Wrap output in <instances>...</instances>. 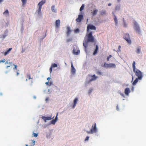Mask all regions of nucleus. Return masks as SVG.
Masks as SVG:
<instances>
[{"mask_svg": "<svg viewBox=\"0 0 146 146\" xmlns=\"http://www.w3.org/2000/svg\"><path fill=\"white\" fill-rule=\"evenodd\" d=\"M94 41L95 39L94 36L92 35V32H87L83 42V45L85 47V49L86 50L89 42H93Z\"/></svg>", "mask_w": 146, "mask_h": 146, "instance_id": "1", "label": "nucleus"}, {"mask_svg": "<svg viewBox=\"0 0 146 146\" xmlns=\"http://www.w3.org/2000/svg\"><path fill=\"white\" fill-rule=\"evenodd\" d=\"M135 63V61L133 62L132 67L133 72L135 73V75L137 76L139 80H141L143 76L141 72L138 69H136Z\"/></svg>", "mask_w": 146, "mask_h": 146, "instance_id": "2", "label": "nucleus"}, {"mask_svg": "<svg viewBox=\"0 0 146 146\" xmlns=\"http://www.w3.org/2000/svg\"><path fill=\"white\" fill-rule=\"evenodd\" d=\"M133 28L136 33L139 35H140V29L137 22L134 21L133 22Z\"/></svg>", "mask_w": 146, "mask_h": 146, "instance_id": "3", "label": "nucleus"}, {"mask_svg": "<svg viewBox=\"0 0 146 146\" xmlns=\"http://www.w3.org/2000/svg\"><path fill=\"white\" fill-rule=\"evenodd\" d=\"M123 38L128 44H131V41L129 34L126 33L123 36Z\"/></svg>", "mask_w": 146, "mask_h": 146, "instance_id": "4", "label": "nucleus"}, {"mask_svg": "<svg viewBox=\"0 0 146 146\" xmlns=\"http://www.w3.org/2000/svg\"><path fill=\"white\" fill-rule=\"evenodd\" d=\"M96 27L90 24H89L87 27V32L88 33L90 32L89 31L90 30H96Z\"/></svg>", "mask_w": 146, "mask_h": 146, "instance_id": "5", "label": "nucleus"}, {"mask_svg": "<svg viewBox=\"0 0 146 146\" xmlns=\"http://www.w3.org/2000/svg\"><path fill=\"white\" fill-rule=\"evenodd\" d=\"M91 129H92V132L93 133H96L97 132V130L96 123H95L92 126Z\"/></svg>", "mask_w": 146, "mask_h": 146, "instance_id": "6", "label": "nucleus"}, {"mask_svg": "<svg viewBox=\"0 0 146 146\" xmlns=\"http://www.w3.org/2000/svg\"><path fill=\"white\" fill-rule=\"evenodd\" d=\"M83 15H80L78 16V17L76 19V21L78 22H80L83 18Z\"/></svg>", "mask_w": 146, "mask_h": 146, "instance_id": "7", "label": "nucleus"}, {"mask_svg": "<svg viewBox=\"0 0 146 146\" xmlns=\"http://www.w3.org/2000/svg\"><path fill=\"white\" fill-rule=\"evenodd\" d=\"M45 3V0H42L38 3V7L42 8V5Z\"/></svg>", "mask_w": 146, "mask_h": 146, "instance_id": "8", "label": "nucleus"}, {"mask_svg": "<svg viewBox=\"0 0 146 146\" xmlns=\"http://www.w3.org/2000/svg\"><path fill=\"white\" fill-rule=\"evenodd\" d=\"M71 72L73 74H74L76 72V70L73 66L72 63H71Z\"/></svg>", "mask_w": 146, "mask_h": 146, "instance_id": "9", "label": "nucleus"}, {"mask_svg": "<svg viewBox=\"0 0 146 146\" xmlns=\"http://www.w3.org/2000/svg\"><path fill=\"white\" fill-rule=\"evenodd\" d=\"M60 20L59 19L57 20L55 23V27L56 28L59 27L60 25Z\"/></svg>", "mask_w": 146, "mask_h": 146, "instance_id": "10", "label": "nucleus"}, {"mask_svg": "<svg viewBox=\"0 0 146 146\" xmlns=\"http://www.w3.org/2000/svg\"><path fill=\"white\" fill-rule=\"evenodd\" d=\"M42 118L43 119L45 122H46V120H50L52 119V118L49 117H45L43 116Z\"/></svg>", "mask_w": 146, "mask_h": 146, "instance_id": "11", "label": "nucleus"}, {"mask_svg": "<svg viewBox=\"0 0 146 146\" xmlns=\"http://www.w3.org/2000/svg\"><path fill=\"white\" fill-rule=\"evenodd\" d=\"M78 101V99L77 98H76L74 100L73 105L72 106V108H74L77 104Z\"/></svg>", "mask_w": 146, "mask_h": 146, "instance_id": "12", "label": "nucleus"}, {"mask_svg": "<svg viewBox=\"0 0 146 146\" xmlns=\"http://www.w3.org/2000/svg\"><path fill=\"white\" fill-rule=\"evenodd\" d=\"M92 77V78L89 80V83L92 81L95 80L98 78V77L96 76L95 74L93 75Z\"/></svg>", "mask_w": 146, "mask_h": 146, "instance_id": "13", "label": "nucleus"}, {"mask_svg": "<svg viewBox=\"0 0 146 146\" xmlns=\"http://www.w3.org/2000/svg\"><path fill=\"white\" fill-rule=\"evenodd\" d=\"M130 92V91L129 88H127L125 89L124 91V93L125 94L128 95Z\"/></svg>", "mask_w": 146, "mask_h": 146, "instance_id": "14", "label": "nucleus"}, {"mask_svg": "<svg viewBox=\"0 0 146 146\" xmlns=\"http://www.w3.org/2000/svg\"><path fill=\"white\" fill-rule=\"evenodd\" d=\"M26 80L27 81H28V80H31V81H33V78H31V75L30 74H27Z\"/></svg>", "mask_w": 146, "mask_h": 146, "instance_id": "15", "label": "nucleus"}, {"mask_svg": "<svg viewBox=\"0 0 146 146\" xmlns=\"http://www.w3.org/2000/svg\"><path fill=\"white\" fill-rule=\"evenodd\" d=\"M66 29L67 30V31L66 32V34L68 36H69L71 32V31L70 29V28L69 27H66Z\"/></svg>", "mask_w": 146, "mask_h": 146, "instance_id": "16", "label": "nucleus"}, {"mask_svg": "<svg viewBox=\"0 0 146 146\" xmlns=\"http://www.w3.org/2000/svg\"><path fill=\"white\" fill-rule=\"evenodd\" d=\"M113 14L114 16V21L115 22V24L116 26H117L118 24V21L117 19V17L116 16H115V15L114 14V13H112Z\"/></svg>", "mask_w": 146, "mask_h": 146, "instance_id": "17", "label": "nucleus"}, {"mask_svg": "<svg viewBox=\"0 0 146 146\" xmlns=\"http://www.w3.org/2000/svg\"><path fill=\"white\" fill-rule=\"evenodd\" d=\"M57 115L55 119L52 120L51 121V123L52 124H54L57 121Z\"/></svg>", "mask_w": 146, "mask_h": 146, "instance_id": "18", "label": "nucleus"}, {"mask_svg": "<svg viewBox=\"0 0 146 146\" xmlns=\"http://www.w3.org/2000/svg\"><path fill=\"white\" fill-rule=\"evenodd\" d=\"M98 45H96V49L93 53V55H95L98 53Z\"/></svg>", "mask_w": 146, "mask_h": 146, "instance_id": "19", "label": "nucleus"}, {"mask_svg": "<svg viewBox=\"0 0 146 146\" xmlns=\"http://www.w3.org/2000/svg\"><path fill=\"white\" fill-rule=\"evenodd\" d=\"M98 12V10L97 9H95L91 13L93 16H94L96 15Z\"/></svg>", "mask_w": 146, "mask_h": 146, "instance_id": "20", "label": "nucleus"}, {"mask_svg": "<svg viewBox=\"0 0 146 146\" xmlns=\"http://www.w3.org/2000/svg\"><path fill=\"white\" fill-rule=\"evenodd\" d=\"M12 49V48H9V49L8 50H7L4 53V55L5 56H6L7 54H9L11 50Z\"/></svg>", "mask_w": 146, "mask_h": 146, "instance_id": "21", "label": "nucleus"}, {"mask_svg": "<svg viewBox=\"0 0 146 146\" xmlns=\"http://www.w3.org/2000/svg\"><path fill=\"white\" fill-rule=\"evenodd\" d=\"M73 53L74 54L78 55L80 53V50H76L74 49L73 50Z\"/></svg>", "mask_w": 146, "mask_h": 146, "instance_id": "22", "label": "nucleus"}, {"mask_svg": "<svg viewBox=\"0 0 146 146\" xmlns=\"http://www.w3.org/2000/svg\"><path fill=\"white\" fill-rule=\"evenodd\" d=\"M109 66V68H115L116 67L115 65L113 63H110L108 65Z\"/></svg>", "mask_w": 146, "mask_h": 146, "instance_id": "23", "label": "nucleus"}, {"mask_svg": "<svg viewBox=\"0 0 146 146\" xmlns=\"http://www.w3.org/2000/svg\"><path fill=\"white\" fill-rule=\"evenodd\" d=\"M42 8L39 7L38 9L37 10L36 12H37L38 14L39 15H41V9Z\"/></svg>", "mask_w": 146, "mask_h": 146, "instance_id": "24", "label": "nucleus"}, {"mask_svg": "<svg viewBox=\"0 0 146 146\" xmlns=\"http://www.w3.org/2000/svg\"><path fill=\"white\" fill-rule=\"evenodd\" d=\"M106 11L104 10L101 11L100 12V14L101 15H103L106 14Z\"/></svg>", "mask_w": 146, "mask_h": 146, "instance_id": "25", "label": "nucleus"}, {"mask_svg": "<svg viewBox=\"0 0 146 146\" xmlns=\"http://www.w3.org/2000/svg\"><path fill=\"white\" fill-rule=\"evenodd\" d=\"M51 10L52 12L56 13V9H55V6L54 5H52L51 7Z\"/></svg>", "mask_w": 146, "mask_h": 146, "instance_id": "26", "label": "nucleus"}, {"mask_svg": "<svg viewBox=\"0 0 146 146\" xmlns=\"http://www.w3.org/2000/svg\"><path fill=\"white\" fill-rule=\"evenodd\" d=\"M138 80L139 79H138V78H136L135 80L134 81L133 83V85H135L136 84V83L138 82Z\"/></svg>", "mask_w": 146, "mask_h": 146, "instance_id": "27", "label": "nucleus"}, {"mask_svg": "<svg viewBox=\"0 0 146 146\" xmlns=\"http://www.w3.org/2000/svg\"><path fill=\"white\" fill-rule=\"evenodd\" d=\"M123 25L124 27L126 28L127 27V24L125 22V21L124 19L123 20Z\"/></svg>", "mask_w": 146, "mask_h": 146, "instance_id": "28", "label": "nucleus"}, {"mask_svg": "<svg viewBox=\"0 0 146 146\" xmlns=\"http://www.w3.org/2000/svg\"><path fill=\"white\" fill-rule=\"evenodd\" d=\"M140 51H141V48H137V49L136 52L137 54H139L140 52Z\"/></svg>", "mask_w": 146, "mask_h": 146, "instance_id": "29", "label": "nucleus"}, {"mask_svg": "<svg viewBox=\"0 0 146 146\" xmlns=\"http://www.w3.org/2000/svg\"><path fill=\"white\" fill-rule=\"evenodd\" d=\"M21 0L22 1V2L23 5V6H24L27 3V0Z\"/></svg>", "mask_w": 146, "mask_h": 146, "instance_id": "30", "label": "nucleus"}, {"mask_svg": "<svg viewBox=\"0 0 146 146\" xmlns=\"http://www.w3.org/2000/svg\"><path fill=\"white\" fill-rule=\"evenodd\" d=\"M9 13L8 10H6V11L3 13V14L4 15H9Z\"/></svg>", "mask_w": 146, "mask_h": 146, "instance_id": "31", "label": "nucleus"}, {"mask_svg": "<svg viewBox=\"0 0 146 146\" xmlns=\"http://www.w3.org/2000/svg\"><path fill=\"white\" fill-rule=\"evenodd\" d=\"M84 6H85L84 4H83L82 5L80 9V11H81L83 10L84 9Z\"/></svg>", "mask_w": 146, "mask_h": 146, "instance_id": "32", "label": "nucleus"}, {"mask_svg": "<svg viewBox=\"0 0 146 146\" xmlns=\"http://www.w3.org/2000/svg\"><path fill=\"white\" fill-rule=\"evenodd\" d=\"M92 131V129H90V131H86V133L88 134H93V133Z\"/></svg>", "mask_w": 146, "mask_h": 146, "instance_id": "33", "label": "nucleus"}, {"mask_svg": "<svg viewBox=\"0 0 146 146\" xmlns=\"http://www.w3.org/2000/svg\"><path fill=\"white\" fill-rule=\"evenodd\" d=\"M112 56L111 55H109L108 56L107 58V61H109V59L112 57Z\"/></svg>", "mask_w": 146, "mask_h": 146, "instance_id": "34", "label": "nucleus"}, {"mask_svg": "<svg viewBox=\"0 0 146 146\" xmlns=\"http://www.w3.org/2000/svg\"><path fill=\"white\" fill-rule=\"evenodd\" d=\"M51 66L52 67V68L57 67V65L56 64H52Z\"/></svg>", "mask_w": 146, "mask_h": 146, "instance_id": "35", "label": "nucleus"}, {"mask_svg": "<svg viewBox=\"0 0 146 146\" xmlns=\"http://www.w3.org/2000/svg\"><path fill=\"white\" fill-rule=\"evenodd\" d=\"M121 46L120 45H119L118 46V50H117V52H121Z\"/></svg>", "mask_w": 146, "mask_h": 146, "instance_id": "36", "label": "nucleus"}, {"mask_svg": "<svg viewBox=\"0 0 146 146\" xmlns=\"http://www.w3.org/2000/svg\"><path fill=\"white\" fill-rule=\"evenodd\" d=\"M96 74L98 75H102V73L100 71H98L96 72Z\"/></svg>", "mask_w": 146, "mask_h": 146, "instance_id": "37", "label": "nucleus"}, {"mask_svg": "<svg viewBox=\"0 0 146 146\" xmlns=\"http://www.w3.org/2000/svg\"><path fill=\"white\" fill-rule=\"evenodd\" d=\"M79 30L78 29H77L74 30V32L75 33H79Z\"/></svg>", "mask_w": 146, "mask_h": 146, "instance_id": "38", "label": "nucleus"}, {"mask_svg": "<svg viewBox=\"0 0 146 146\" xmlns=\"http://www.w3.org/2000/svg\"><path fill=\"white\" fill-rule=\"evenodd\" d=\"M109 64H106V63H105L104 64V67H107L109 68V66L108 65Z\"/></svg>", "mask_w": 146, "mask_h": 146, "instance_id": "39", "label": "nucleus"}, {"mask_svg": "<svg viewBox=\"0 0 146 146\" xmlns=\"http://www.w3.org/2000/svg\"><path fill=\"white\" fill-rule=\"evenodd\" d=\"M93 89L92 88H90L89 89V91H88V93L89 94H90L91 93L92 91L93 90Z\"/></svg>", "mask_w": 146, "mask_h": 146, "instance_id": "40", "label": "nucleus"}, {"mask_svg": "<svg viewBox=\"0 0 146 146\" xmlns=\"http://www.w3.org/2000/svg\"><path fill=\"white\" fill-rule=\"evenodd\" d=\"M33 136L34 137H36L37 136H38V134L37 133H33Z\"/></svg>", "mask_w": 146, "mask_h": 146, "instance_id": "41", "label": "nucleus"}, {"mask_svg": "<svg viewBox=\"0 0 146 146\" xmlns=\"http://www.w3.org/2000/svg\"><path fill=\"white\" fill-rule=\"evenodd\" d=\"M89 137L88 136H87L86 137V138L85 139V141H88V139H89Z\"/></svg>", "mask_w": 146, "mask_h": 146, "instance_id": "42", "label": "nucleus"}, {"mask_svg": "<svg viewBox=\"0 0 146 146\" xmlns=\"http://www.w3.org/2000/svg\"><path fill=\"white\" fill-rule=\"evenodd\" d=\"M13 64V65L14 66H15V68H14V69H17V65H15L14 64Z\"/></svg>", "mask_w": 146, "mask_h": 146, "instance_id": "43", "label": "nucleus"}, {"mask_svg": "<svg viewBox=\"0 0 146 146\" xmlns=\"http://www.w3.org/2000/svg\"><path fill=\"white\" fill-rule=\"evenodd\" d=\"M32 142L33 144V146L34 145H35V141H34V140H32Z\"/></svg>", "mask_w": 146, "mask_h": 146, "instance_id": "44", "label": "nucleus"}, {"mask_svg": "<svg viewBox=\"0 0 146 146\" xmlns=\"http://www.w3.org/2000/svg\"><path fill=\"white\" fill-rule=\"evenodd\" d=\"M2 62L3 63L4 62H5V59H4L3 60H1V61H0V62Z\"/></svg>", "mask_w": 146, "mask_h": 146, "instance_id": "45", "label": "nucleus"}, {"mask_svg": "<svg viewBox=\"0 0 146 146\" xmlns=\"http://www.w3.org/2000/svg\"><path fill=\"white\" fill-rule=\"evenodd\" d=\"M52 66L50 68V72L51 73L52 71Z\"/></svg>", "mask_w": 146, "mask_h": 146, "instance_id": "46", "label": "nucleus"}, {"mask_svg": "<svg viewBox=\"0 0 146 146\" xmlns=\"http://www.w3.org/2000/svg\"><path fill=\"white\" fill-rule=\"evenodd\" d=\"M49 82H46L45 83V84H46V85H49Z\"/></svg>", "mask_w": 146, "mask_h": 146, "instance_id": "47", "label": "nucleus"}, {"mask_svg": "<svg viewBox=\"0 0 146 146\" xmlns=\"http://www.w3.org/2000/svg\"><path fill=\"white\" fill-rule=\"evenodd\" d=\"M6 36V35H3V38H5V37Z\"/></svg>", "mask_w": 146, "mask_h": 146, "instance_id": "48", "label": "nucleus"}, {"mask_svg": "<svg viewBox=\"0 0 146 146\" xmlns=\"http://www.w3.org/2000/svg\"><path fill=\"white\" fill-rule=\"evenodd\" d=\"M9 64V62H8V61H6L5 63V64Z\"/></svg>", "mask_w": 146, "mask_h": 146, "instance_id": "49", "label": "nucleus"}, {"mask_svg": "<svg viewBox=\"0 0 146 146\" xmlns=\"http://www.w3.org/2000/svg\"><path fill=\"white\" fill-rule=\"evenodd\" d=\"M49 86H51L52 85V82H49Z\"/></svg>", "mask_w": 146, "mask_h": 146, "instance_id": "50", "label": "nucleus"}, {"mask_svg": "<svg viewBox=\"0 0 146 146\" xmlns=\"http://www.w3.org/2000/svg\"><path fill=\"white\" fill-rule=\"evenodd\" d=\"M50 77H48L47 78V80H50Z\"/></svg>", "mask_w": 146, "mask_h": 146, "instance_id": "51", "label": "nucleus"}, {"mask_svg": "<svg viewBox=\"0 0 146 146\" xmlns=\"http://www.w3.org/2000/svg\"><path fill=\"white\" fill-rule=\"evenodd\" d=\"M9 64H11V65L13 64L12 62H9Z\"/></svg>", "mask_w": 146, "mask_h": 146, "instance_id": "52", "label": "nucleus"}, {"mask_svg": "<svg viewBox=\"0 0 146 146\" xmlns=\"http://www.w3.org/2000/svg\"><path fill=\"white\" fill-rule=\"evenodd\" d=\"M111 4L110 3H109L108 4V5L109 6H111Z\"/></svg>", "mask_w": 146, "mask_h": 146, "instance_id": "53", "label": "nucleus"}, {"mask_svg": "<svg viewBox=\"0 0 146 146\" xmlns=\"http://www.w3.org/2000/svg\"><path fill=\"white\" fill-rule=\"evenodd\" d=\"M19 74V73L18 72H17V76H18Z\"/></svg>", "mask_w": 146, "mask_h": 146, "instance_id": "54", "label": "nucleus"}, {"mask_svg": "<svg viewBox=\"0 0 146 146\" xmlns=\"http://www.w3.org/2000/svg\"><path fill=\"white\" fill-rule=\"evenodd\" d=\"M117 110H119V109H118V106H117Z\"/></svg>", "mask_w": 146, "mask_h": 146, "instance_id": "55", "label": "nucleus"}, {"mask_svg": "<svg viewBox=\"0 0 146 146\" xmlns=\"http://www.w3.org/2000/svg\"><path fill=\"white\" fill-rule=\"evenodd\" d=\"M9 67H10V66H7V68H8Z\"/></svg>", "mask_w": 146, "mask_h": 146, "instance_id": "56", "label": "nucleus"}, {"mask_svg": "<svg viewBox=\"0 0 146 146\" xmlns=\"http://www.w3.org/2000/svg\"><path fill=\"white\" fill-rule=\"evenodd\" d=\"M121 0H117V1H118V2H119Z\"/></svg>", "mask_w": 146, "mask_h": 146, "instance_id": "57", "label": "nucleus"}, {"mask_svg": "<svg viewBox=\"0 0 146 146\" xmlns=\"http://www.w3.org/2000/svg\"><path fill=\"white\" fill-rule=\"evenodd\" d=\"M26 146H28V145H26Z\"/></svg>", "mask_w": 146, "mask_h": 146, "instance_id": "58", "label": "nucleus"}]
</instances>
